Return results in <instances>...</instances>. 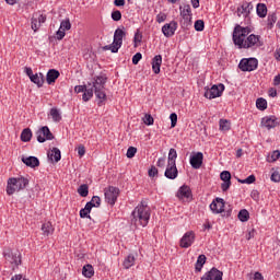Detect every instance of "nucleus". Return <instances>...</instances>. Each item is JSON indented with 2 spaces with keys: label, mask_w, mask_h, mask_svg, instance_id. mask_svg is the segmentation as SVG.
<instances>
[{
  "label": "nucleus",
  "mask_w": 280,
  "mask_h": 280,
  "mask_svg": "<svg viewBox=\"0 0 280 280\" xmlns=\"http://www.w3.org/2000/svg\"><path fill=\"white\" fill-rule=\"evenodd\" d=\"M256 13L259 19H266L268 15V7L265 3H258L256 7Z\"/></svg>",
  "instance_id": "obj_28"
},
{
  "label": "nucleus",
  "mask_w": 280,
  "mask_h": 280,
  "mask_svg": "<svg viewBox=\"0 0 280 280\" xmlns=\"http://www.w3.org/2000/svg\"><path fill=\"white\" fill-rule=\"evenodd\" d=\"M30 185V179L27 177H11L8 179L7 184V194L8 196H12L15 191H21L25 189Z\"/></svg>",
  "instance_id": "obj_3"
},
{
  "label": "nucleus",
  "mask_w": 280,
  "mask_h": 280,
  "mask_svg": "<svg viewBox=\"0 0 280 280\" xmlns=\"http://www.w3.org/2000/svg\"><path fill=\"white\" fill-rule=\"evenodd\" d=\"M210 211L212 213H222L224 211V199L222 198H217L210 203Z\"/></svg>",
  "instance_id": "obj_20"
},
{
  "label": "nucleus",
  "mask_w": 280,
  "mask_h": 280,
  "mask_svg": "<svg viewBox=\"0 0 280 280\" xmlns=\"http://www.w3.org/2000/svg\"><path fill=\"white\" fill-rule=\"evenodd\" d=\"M156 165L158 167H165V158H159Z\"/></svg>",
  "instance_id": "obj_60"
},
{
  "label": "nucleus",
  "mask_w": 280,
  "mask_h": 280,
  "mask_svg": "<svg viewBox=\"0 0 280 280\" xmlns=\"http://www.w3.org/2000/svg\"><path fill=\"white\" fill-rule=\"evenodd\" d=\"M48 159H50L51 161H55V163H58L60 161V159H62V154L60 152V149L52 148L50 153H48Z\"/></svg>",
  "instance_id": "obj_30"
},
{
  "label": "nucleus",
  "mask_w": 280,
  "mask_h": 280,
  "mask_svg": "<svg viewBox=\"0 0 280 280\" xmlns=\"http://www.w3.org/2000/svg\"><path fill=\"white\" fill-rule=\"evenodd\" d=\"M176 30H178V23H176V21H172L162 26V33L166 38H172V36L176 34Z\"/></svg>",
  "instance_id": "obj_14"
},
{
  "label": "nucleus",
  "mask_w": 280,
  "mask_h": 280,
  "mask_svg": "<svg viewBox=\"0 0 280 280\" xmlns=\"http://www.w3.org/2000/svg\"><path fill=\"white\" fill-rule=\"evenodd\" d=\"M132 219L131 222L136 226H148V223L150 222V207H148V203L141 202L139 203L135 210L131 213Z\"/></svg>",
  "instance_id": "obj_2"
},
{
  "label": "nucleus",
  "mask_w": 280,
  "mask_h": 280,
  "mask_svg": "<svg viewBox=\"0 0 280 280\" xmlns=\"http://www.w3.org/2000/svg\"><path fill=\"white\" fill-rule=\"evenodd\" d=\"M176 196L179 200H191L192 198L191 188L187 185H183L177 190Z\"/></svg>",
  "instance_id": "obj_15"
},
{
  "label": "nucleus",
  "mask_w": 280,
  "mask_h": 280,
  "mask_svg": "<svg viewBox=\"0 0 280 280\" xmlns=\"http://www.w3.org/2000/svg\"><path fill=\"white\" fill-rule=\"evenodd\" d=\"M78 194L81 198H86L89 196V185L83 184L78 188Z\"/></svg>",
  "instance_id": "obj_43"
},
{
  "label": "nucleus",
  "mask_w": 280,
  "mask_h": 280,
  "mask_svg": "<svg viewBox=\"0 0 280 280\" xmlns=\"http://www.w3.org/2000/svg\"><path fill=\"white\" fill-rule=\"evenodd\" d=\"M205 264H207V256L205 254H201L198 256L197 261L195 264L196 272H201Z\"/></svg>",
  "instance_id": "obj_27"
},
{
  "label": "nucleus",
  "mask_w": 280,
  "mask_h": 280,
  "mask_svg": "<svg viewBox=\"0 0 280 280\" xmlns=\"http://www.w3.org/2000/svg\"><path fill=\"white\" fill-rule=\"evenodd\" d=\"M237 180H238V183H241V185H253V183H255V180H257V178L255 177V175H249L245 179H237Z\"/></svg>",
  "instance_id": "obj_45"
},
{
  "label": "nucleus",
  "mask_w": 280,
  "mask_h": 280,
  "mask_svg": "<svg viewBox=\"0 0 280 280\" xmlns=\"http://www.w3.org/2000/svg\"><path fill=\"white\" fill-rule=\"evenodd\" d=\"M88 203H91V209H93V207L98 208L102 205V199L100 198V196H93L91 201H89Z\"/></svg>",
  "instance_id": "obj_44"
},
{
  "label": "nucleus",
  "mask_w": 280,
  "mask_h": 280,
  "mask_svg": "<svg viewBox=\"0 0 280 280\" xmlns=\"http://www.w3.org/2000/svg\"><path fill=\"white\" fill-rule=\"evenodd\" d=\"M108 78H106L105 74H100L93 78L92 83H88L89 86H91L94 91H97L100 89H106V81Z\"/></svg>",
  "instance_id": "obj_11"
},
{
  "label": "nucleus",
  "mask_w": 280,
  "mask_h": 280,
  "mask_svg": "<svg viewBox=\"0 0 280 280\" xmlns=\"http://www.w3.org/2000/svg\"><path fill=\"white\" fill-rule=\"evenodd\" d=\"M136 154H137V148L129 147L126 153L127 159H135Z\"/></svg>",
  "instance_id": "obj_48"
},
{
  "label": "nucleus",
  "mask_w": 280,
  "mask_h": 280,
  "mask_svg": "<svg viewBox=\"0 0 280 280\" xmlns=\"http://www.w3.org/2000/svg\"><path fill=\"white\" fill-rule=\"evenodd\" d=\"M42 231L45 237H49V235H54L55 229L51 222H46L42 225Z\"/></svg>",
  "instance_id": "obj_29"
},
{
  "label": "nucleus",
  "mask_w": 280,
  "mask_h": 280,
  "mask_svg": "<svg viewBox=\"0 0 280 280\" xmlns=\"http://www.w3.org/2000/svg\"><path fill=\"white\" fill-rule=\"evenodd\" d=\"M195 30H196V32H202L205 30V21L197 20L195 22Z\"/></svg>",
  "instance_id": "obj_47"
},
{
  "label": "nucleus",
  "mask_w": 280,
  "mask_h": 280,
  "mask_svg": "<svg viewBox=\"0 0 280 280\" xmlns=\"http://www.w3.org/2000/svg\"><path fill=\"white\" fill-rule=\"evenodd\" d=\"M113 21H121V11L115 10L112 12Z\"/></svg>",
  "instance_id": "obj_53"
},
{
  "label": "nucleus",
  "mask_w": 280,
  "mask_h": 280,
  "mask_svg": "<svg viewBox=\"0 0 280 280\" xmlns=\"http://www.w3.org/2000/svg\"><path fill=\"white\" fill-rule=\"evenodd\" d=\"M143 121H144L145 126H154V118L150 114L144 115Z\"/></svg>",
  "instance_id": "obj_49"
},
{
  "label": "nucleus",
  "mask_w": 280,
  "mask_h": 280,
  "mask_svg": "<svg viewBox=\"0 0 280 280\" xmlns=\"http://www.w3.org/2000/svg\"><path fill=\"white\" fill-rule=\"evenodd\" d=\"M220 178L223 182L221 184L222 191L223 192L229 191V189H231V172H229V171L221 172Z\"/></svg>",
  "instance_id": "obj_16"
},
{
  "label": "nucleus",
  "mask_w": 280,
  "mask_h": 280,
  "mask_svg": "<svg viewBox=\"0 0 280 280\" xmlns=\"http://www.w3.org/2000/svg\"><path fill=\"white\" fill-rule=\"evenodd\" d=\"M78 154H79V156H84V154H86V149L84 148V145H82V144H80L79 147H78Z\"/></svg>",
  "instance_id": "obj_57"
},
{
  "label": "nucleus",
  "mask_w": 280,
  "mask_h": 280,
  "mask_svg": "<svg viewBox=\"0 0 280 280\" xmlns=\"http://www.w3.org/2000/svg\"><path fill=\"white\" fill-rule=\"evenodd\" d=\"M58 78H60V72L56 69H50L46 74V82L47 84H54Z\"/></svg>",
  "instance_id": "obj_25"
},
{
  "label": "nucleus",
  "mask_w": 280,
  "mask_h": 280,
  "mask_svg": "<svg viewBox=\"0 0 280 280\" xmlns=\"http://www.w3.org/2000/svg\"><path fill=\"white\" fill-rule=\"evenodd\" d=\"M36 135L38 143H45V141L54 140V133H51L47 126L39 128Z\"/></svg>",
  "instance_id": "obj_9"
},
{
  "label": "nucleus",
  "mask_w": 280,
  "mask_h": 280,
  "mask_svg": "<svg viewBox=\"0 0 280 280\" xmlns=\"http://www.w3.org/2000/svg\"><path fill=\"white\" fill-rule=\"evenodd\" d=\"M83 277H86V279H91L93 275H95V270L93 269V265H85L82 269Z\"/></svg>",
  "instance_id": "obj_33"
},
{
  "label": "nucleus",
  "mask_w": 280,
  "mask_h": 280,
  "mask_svg": "<svg viewBox=\"0 0 280 280\" xmlns=\"http://www.w3.org/2000/svg\"><path fill=\"white\" fill-rule=\"evenodd\" d=\"M279 158H280V151L276 150L271 153V156L268 161L269 163H275V161H277Z\"/></svg>",
  "instance_id": "obj_51"
},
{
  "label": "nucleus",
  "mask_w": 280,
  "mask_h": 280,
  "mask_svg": "<svg viewBox=\"0 0 280 280\" xmlns=\"http://www.w3.org/2000/svg\"><path fill=\"white\" fill-rule=\"evenodd\" d=\"M176 159H178V153L176 152V149H170L167 163L176 165Z\"/></svg>",
  "instance_id": "obj_36"
},
{
  "label": "nucleus",
  "mask_w": 280,
  "mask_h": 280,
  "mask_svg": "<svg viewBox=\"0 0 280 280\" xmlns=\"http://www.w3.org/2000/svg\"><path fill=\"white\" fill-rule=\"evenodd\" d=\"M166 19H167V15L165 13H159L156 15L158 23H165Z\"/></svg>",
  "instance_id": "obj_56"
},
{
  "label": "nucleus",
  "mask_w": 280,
  "mask_h": 280,
  "mask_svg": "<svg viewBox=\"0 0 280 280\" xmlns=\"http://www.w3.org/2000/svg\"><path fill=\"white\" fill-rule=\"evenodd\" d=\"M224 93V84H214L211 88H205L203 96L206 100H215V97H222Z\"/></svg>",
  "instance_id": "obj_5"
},
{
  "label": "nucleus",
  "mask_w": 280,
  "mask_h": 280,
  "mask_svg": "<svg viewBox=\"0 0 280 280\" xmlns=\"http://www.w3.org/2000/svg\"><path fill=\"white\" fill-rule=\"evenodd\" d=\"M124 38H126V27H118L114 32V40L110 46H106L110 49L112 54H117L119 49H121V45H124Z\"/></svg>",
  "instance_id": "obj_4"
},
{
  "label": "nucleus",
  "mask_w": 280,
  "mask_h": 280,
  "mask_svg": "<svg viewBox=\"0 0 280 280\" xmlns=\"http://www.w3.org/2000/svg\"><path fill=\"white\" fill-rule=\"evenodd\" d=\"M31 82H33V84H36L38 86V89H40V86H43V84H45V75L43 74V72H38L33 74L30 78Z\"/></svg>",
  "instance_id": "obj_26"
},
{
  "label": "nucleus",
  "mask_w": 280,
  "mask_h": 280,
  "mask_svg": "<svg viewBox=\"0 0 280 280\" xmlns=\"http://www.w3.org/2000/svg\"><path fill=\"white\" fill-rule=\"evenodd\" d=\"M275 23H277V14L270 13L267 18V27L272 30V27H275Z\"/></svg>",
  "instance_id": "obj_42"
},
{
  "label": "nucleus",
  "mask_w": 280,
  "mask_h": 280,
  "mask_svg": "<svg viewBox=\"0 0 280 280\" xmlns=\"http://www.w3.org/2000/svg\"><path fill=\"white\" fill-rule=\"evenodd\" d=\"M141 40H143V35L138 31L135 33L133 43L137 46L139 43H141Z\"/></svg>",
  "instance_id": "obj_52"
},
{
  "label": "nucleus",
  "mask_w": 280,
  "mask_h": 280,
  "mask_svg": "<svg viewBox=\"0 0 280 280\" xmlns=\"http://www.w3.org/2000/svg\"><path fill=\"white\" fill-rule=\"evenodd\" d=\"M25 73L30 79L32 78V75H34V71L32 70V68H25Z\"/></svg>",
  "instance_id": "obj_64"
},
{
  "label": "nucleus",
  "mask_w": 280,
  "mask_h": 280,
  "mask_svg": "<svg viewBox=\"0 0 280 280\" xmlns=\"http://www.w3.org/2000/svg\"><path fill=\"white\" fill-rule=\"evenodd\" d=\"M152 71L155 73V75H159L161 73V65H163V56L156 55L152 59Z\"/></svg>",
  "instance_id": "obj_23"
},
{
  "label": "nucleus",
  "mask_w": 280,
  "mask_h": 280,
  "mask_svg": "<svg viewBox=\"0 0 280 280\" xmlns=\"http://www.w3.org/2000/svg\"><path fill=\"white\" fill-rule=\"evenodd\" d=\"M9 257H10V255H9ZM11 264H14L15 266H21L20 254H11Z\"/></svg>",
  "instance_id": "obj_46"
},
{
  "label": "nucleus",
  "mask_w": 280,
  "mask_h": 280,
  "mask_svg": "<svg viewBox=\"0 0 280 280\" xmlns=\"http://www.w3.org/2000/svg\"><path fill=\"white\" fill-rule=\"evenodd\" d=\"M205 155L202 152H197L195 155L190 156V165L194 170H200L202 167V160Z\"/></svg>",
  "instance_id": "obj_22"
},
{
  "label": "nucleus",
  "mask_w": 280,
  "mask_h": 280,
  "mask_svg": "<svg viewBox=\"0 0 280 280\" xmlns=\"http://www.w3.org/2000/svg\"><path fill=\"white\" fill-rule=\"evenodd\" d=\"M280 84V73L277 74L275 78H273V85L275 86H279Z\"/></svg>",
  "instance_id": "obj_62"
},
{
  "label": "nucleus",
  "mask_w": 280,
  "mask_h": 280,
  "mask_svg": "<svg viewBox=\"0 0 280 280\" xmlns=\"http://www.w3.org/2000/svg\"><path fill=\"white\" fill-rule=\"evenodd\" d=\"M47 21V15L43 13H35L32 18L31 27L34 32L40 30V25Z\"/></svg>",
  "instance_id": "obj_12"
},
{
  "label": "nucleus",
  "mask_w": 280,
  "mask_h": 280,
  "mask_svg": "<svg viewBox=\"0 0 280 280\" xmlns=\"http://www.w3.org/2000/svg\"><path fill=\"white\" fill-rule=\"evenodd\" d=\"M271 180L272 183H280V174L279 171H276L271 174Z\"/></svg>",
  "instance_id": "obj_55"
},
{
  "label": "nucleus",
  "mask_w": 280,
  "mask_h": 280,
  "mask_svg": "<svg viewBox=\"0 0 280 280\" xmlns=\"http://www.w3.org/2000/svg\"><path fill=\"white\" fill-rule=\"evenodd\" d=\"M93 93H95V90L93 88L89 86V83H88V86L83 91V95H82L83 102H89L90 100H92Z\"/></svg>",
  "instance_id": "obj_32"
},
{
  "label": "nucleus",
  "mask_w": 280,
  "mask_h": 280,
  "mask_svg": "<svg viewBox=\"0 0 280 280\" xmlns=\"http://www.w3.org/2000/svg\"><path fill=\"white\" fill-rule=\"evenodd\" d=\"M10 280H28L27 278H23L22 275H15Z\"/></svg>",
  "instance_id": "obj_63"
},
{
  "label": "nucleus",
  "mask_w": 280,
  "mask_h": 280,
  "mask_svg": "<svg viewBox=\"0 0 280 280\" xmlns=\"http://www.w3.org/2000/svg\"><path fill=\"white\" fill-rule=\"evenodd\" d=\"M250 10H253V4H250V2H245L237 8L236 14L240 18L243 16V19H248V15L250 14Z\"/></svg>",
  "instance_id": "obj_19"
},
{
  "label": "nucleus",
  "mask_w": 280,
  "mask_h": 280,
  "mask_svg": "<svg viewBox=\"0 0 280 280\" xmlns=\"http://www.w3.org/2000/svg\"><path fill=\"white\" fill-rule=\"evenodd\" d=\"M164 176L165 178H168V180H176V178H178V168L176 167V164L167 163Z\"/></svg>",
  "instance_id": "obj_17"
},
{
  "label": "nucleus",
  "mask_w": 280,
  "mask_h": 280,
  "mask_svg": "<svg viewBox=\"0 0 280 280\" xmlns=\"http://www.w3.org/2000/svg\"><path fill=\"white\" fill-rule=\"evenodd\" d=\"M194 242H196V233L194 231H188L182 236L179 246L180 248H189Z\"/></svg>",
  "instance_id": "obj_10"
},
{
  "label": "nucleus",
  "mask_w": 280,
  "mask_h": 280,
  "mask_svg": "<svg viewBox=\"0 0 280 280\" xmlns=\"http://www.w3.org/2000/svg\"><path fill=\"white\" fill-rule=\"evenodd\" d=\"M156 174H159V168H156L155 166H152L149 170V176L154 177V176H156Z\"/></svg>",
  "instance_id": "obj_59"
},
{
  "label": "nucleus",
  "mask_w": 280,
  "mask_h": 280,
  "mask_svg": "<svg viewBox=\"0 0 280 280\" xmlns=\"http://www.w3.org/2000/svg\"><path fill=\"white\" fill-rule=\"evenodd\" d=\"M256 107L258 108V110H266V108H268V101H266V98L264 97L257 98Z\"/></svg>",
  "instance_id": "obj_39"
},
{
  "label": "nucleus",
  "mask_w": 280,
  "mask_h": 280,
  "mask_svg": "<svg viewBox=\"0 0 280 280\" xmlns=\"http://www.w3.org/2000/svg\"><path fill=\"white\" fill-rule=\"evenodd\" d=\"M253 279H254V280H264V276L261 275V272L256 271V272L254 273Z\"/></svg>",
  "instance_id": "obj_61"
},
{
  "label": "nucleus",
  "mask_w": 280,
  "mask_h": 280,
  "mask_svg": "<svg viewBox=\"0 0 280 280\" xmlns=\"http://www.w3.org/2000/svg\"><path fill=\"white\" fill-rule=\"evenodd\" d=\"M219 130H221V132H229V130H231V121L228 119H220Z\"/></svg>",
  "instance_id": "obj_34"
},
{
  "label": "nucleus",
  "mask_w": 280,
  "mask_h": 280,
  "mask_svg": "<svg viewBox=\"0 0 280 280\" xmlns=\"http://www.w3.org/2000/svg\"><path fill=\"white\" fill-rule=\"evenodd\" d=\"M249 219H250V213L248 212V210L243 209L238 212V220L241 222H248Z\"/></svg>",
  "instance_id": "obj_41"
},
{
  "label": "nucleus",
  "mask_w": 280,
  "mask_h": 280,
  "mask_svg": "<svg viewBox=\"0 0 280 280\" xmlns=\"http://www.w3.org/2000/svg\"><path fill=\"white\" fill-rule=\"evenodd\" d=\"M223 273L218 270V268H212L210 271L206 272L201 280H222Z\"/></svg>",
  "instance_id": "obj_21"
},
{
  "label": "nucleus",
  "mask_w": 280,
  "mask_h": 280,
  "mask_svg": "<svg viewBox=\"0 0 280 280\" xmlns=\"http://www.w3.org/2000/svg\"><path fill=\"white\" fill-rule=\"evenodd\" d=\"M135 261H137V258L135 257V255L130 254L125 258L122 266L126 270H129V268H132V266H135Z\"/></svg>",
  "instance_id": "obj_31"
},
{
  "label": "nucleus",
  "mask_w": 280,
  "mask_h": 280,
  "mask_svg": "<svg viewBox=\"0 0 280 280\" xmlns=\"http://www.w3.org/2000/svg\"><path fill=\"white\" fill-rule=\"evenodd\" d=\"M250 28L248 26L243 27L236 25L233 31L232 40L237 49H258L264 43L261 42V36L250 34Z\"/></svg>",
  "instance_id": "obj_1"
},
{
  "label": "nucleus",
  "mask_w": 280,
  "mask_h": 280,
  "mask_svg": "<svg viewBox=\"0 0 280 280\" xmlns=\"http://www.w3.org/2000/svg\"><path fill=\"white\" fill-rule=\"evenodd\" d=\"M91 203H86L84 208L80 210V218H89L91 219Z\"/></svg>",
  "instance_id": "obj_38"
},
{
  "label": "nucleus",
  "mask_w": 280,
  "mask_h": 280,
  "mask_svg": "<svg viewBox=\"0 0 280 280\" xmlns=\"http://www.w3.org/2000/svg\"><path fill=\"white\" fill-rule=\"evenodd\" d=\"M21 141H23L24 143L32 141V129L30 128L23 129L21 133Z\"/></svg>",
  "instance_id": "obj_35"
},
{
  "label": "nucleus",
  "mask_w": 280,
  "mask_h": 280,
  "mask_svg": "<svg viewBox=\"0 0 280 280\" xmlns=\"http://www.w3.org/2000/svg\"><path fill=\"white\" fill-rule=\"evenodd\" d=\"M105 202L107 205H110L112 207L115 206L117 202V198H119V188L115 186H109L108 188H105Z\"/></svg>",
  "instance_id": "obj_7"
},
{
  "label": "nucleus",
  "mask_w": 280,
  "mask_h": 280,
  "mask_svg": "<svg viewBox=\"0 0 280 280\" xmlns=\"http://www.w3.org/2000/svg\"><path fill=\"white\" fill-rule=\"evenodd\" d=\"M50 116L52 117V120L56 122L62 120V115L60 114V110L58 108H51Z\"/></svg>",
  "instance_id": "obj_40"
},
{
  "label": "nucleus",
  "mask_w": 280,
  "mask_h": 280,
  "mask_svg": "<svg viewBox=\"0 0 280 280\" xmlns=\"http://www.w3.org/2000/svg\"><path fill=\"white\" fill-rule=\"evenodd\" d=\"M141 58H143V55H141V52H137L136 55H133L132 65H139Z\"/></svg>",
  "instance_id": "obj_54"
},
{
  "label": "nucleus",
  "mask_w": 280,
  "mask_h": 280,
  "mask_svg": "<svg viewBox=\"0 0 280 280\" xmlns=\"http://www.w3.org/2000/svg\"><path fill=\"white\" fill-rule=\"evenodd\" d=\"M94 94L96 95L97 100H101L98 106L102 104V102H105L106 89L94 90Z\"/></svg>",
  "instance_id": "obj_37"
},
{
  "label": "nucleus",
  "mask_w": 280,
  "mask_h": 280,
  "mask_svg": "<svg viewBox=\"0 0 280 280\" xmlns=\"http://www.w3.org/2000/svg\"><path fill=\"white\" fill-rule=\"evenodd\" d=\"M69 30H71V21L69 19L62 20L60 22L59 30L56 32L57 40H62V38H65V36H67L66 32Z\"/></svg>",
  "instance_id": "obj_13"
},
{
  "label": "nucleus",
  "mask_w": 280,
  "mask_h": 280,
  "mask_svg": "<svg viewBox=\"0 0 280 280\" xmlns=\"http://www.w3.org/2000/svg\"><path fill=\"white\" fill-rule=\"evenodd\" d=\"M170 119H171V128H176V124H178V115H176V113H172L170 115Z\"/></svg>",
  "instance_id": "obj_50"
},
{
  "label": "nucleus",
  "mask_w": 280,
  "mask_h": 280,
  "mask_svg": "<svg viewBox=\"0 0 280 280\" xmlns=\"http://www.w3.org/2000/svg\"><path fill=\"white\" fill-rule=\"evenodd\" d=\"M259 67L257 58H244L238 63V69L244 72L255 71Z\"/></svg>",
  "instance_id": "obj_6"
},
{
  "label": "nucleus",
  "mask_w": 280,
  "mask_h": 280,
  "mask_svg": "<svg viewBox=\"0 0 280 280\" xmlns=\"http://www.w3.org/2000/svg\"><path fill=\"white\" fill-rule=\"evenodd\" d=\"M261 126L267 128V130H272L279 126V120L275 116H266L261 119Z\"/></svg>",
  "instance_id": "obj_18"
},
{
  "label": "nucleus",
  "mask_w": 280,
  "mask_h": 280,
  "mask_svg": "<svg viewBox=\"0 0 280 280\" xmlns=\"http://www.w3.org/2000/svg\"><path fill=\"white\" fill-rule=\"evenodd\" d=\"M180 16H182V25L184 27H189L191 25V7L189 4H184L179 7Z\"/></svg>",
  "instance_id": "obj_8"
},
{
  "label": "nucleus",
  "mask_w": 280,
  "mask_h": 280,
  "mask_svg": "<svg viewBox=\"0 0 280 280\" xmlns=\"http://www.w3.org/2000/svg\"><path fill=\"white\" fill-rule=\"evenodd\" d=\"M86 86H88V85H77V86L74 88V92H75V93H84V91H86Z\"/></svg>",
  "instance_id": "obj_58"
},
{
  "label": "nucleus",
  "mask_w": 280,
  "mask_h": 280,
  "mask_svg": "<svg viewBox=\"0 0 280 280\" xmlns=\"http://www.w3.org/2000/svg\"><path fill=\"white\" fill-rule=\"evenodd\" d=\"M22 163L27 167H38L40 161L36 156L22 158Z\"/></svg>",
  "instance_id": "obj_24"
}]
</instances>
